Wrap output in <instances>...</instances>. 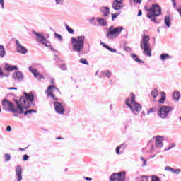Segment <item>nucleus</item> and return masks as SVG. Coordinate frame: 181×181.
I'll return each mask as SVG.
<instances>
[{
    "instance_id": "obj_49",
    "label": "nucleus",
    "mask_w": 181,
    "mask_h": 181,
    "mask_svg": "<svg viewBox=\"0 0 181 181\" xmlns=\"http://www.w3.org/2000/svg\"><path fill=\"white\" fill-rule=\"evenodd\" d=\"M29 159V156H28L27 154H25L23 157V160H28Z\"/></svg>"
},
{
    "instance_id": "obj_19",
    "label": "nucleus",
    "mask_w": 181,
    "mask_h": 181,
    "mask_svg": "<svg viewBox=\"0 0 181 181\" xmlns=\"http://www.w3.org/2000/svg\"><path fill=\"white\" fill-rule=\"evenodd\" d=\"M4 70H6V71H13V70H19V68H18V66L16 65L13 66L6 64L4 66Z\"/></svg>"
},
{
    "instance_id": "obj_22",
    "label": "nucleus",
    "mask_w": 181,
    "mask_h": 181,
    "mask_svg": "<svg viewBox=\"0 0 181 181\" xmlns=\"http://www.w3.org/2000/svg\"><path fill=\"white\" fill-rule=\"evenodd\" d=\"M53 60H56L57 62V66L59 67V69H62V70H67V66L64 64H62L61 65L59 64V62H60V59L56 55H54V58H53Z\"/></svg>"
},
{
    "instance_id": "obj_12",
    "label": "nucleus",
    "mask_w": 181,
    "mask_h": 181,
    "mask_svg": "<svg viewBox=\"0 0 181 181\" xmlns=\"http://www.w3.org/2000/svg\"><path fill=\"white\" fill-rule=\"evenodd\" d=\"M54 107L57 114H64V107H63V105H62V103L54 102Z\"/></svg>"
},
{
    "instance_id": "obj_38",
    "label": "nucleus",
    "mask_w": 181,
    "mask_h": 181,
    "mask_svg": "<svg viewBox=\"0 0 181 181\" xmlns=\"http://www.w3.org/2000/svg\"><path fill=\"white\" fill-rule=\"evenodd\" d=\"M103 74L107 76V78H111V76H112V73H111L110 70L104 71Z\"/></svg>"
},
{
    "instance_id": "obj_15",
    "label": "nucleus",
    "mask_w": 181,
    "mask_h": 181,
    "mask_svg": "<svg viewBox=\"0 0 181 181\" xmlns=\"http://www.w3.org/2000/svg\"><path fill=\"white\" fill-rule=\"evenodd\" d=\"M28 69L31 73H33V74H34V77L37 78V80H39L40 81V80H42V78H45V77H43V75H41V74L37 71V69H33L32 67H29Z\"/></svg>"
},
{
    "instance_id": "obj_21",
    "label": "nucleus",
    "mask_w": 181,
    "mask_h": 181,
    "mask_svg": "<svg viewBox=\"0 0 181 181\" xmlns=\"http://www.w3.org/2000/svg\"><path fill=\"white\" fill-rule=\"evenodd\" d=\"M121 175H122V172H119L117 173H114L110 175V181H117V180H118V178L119 177V176H121Z\"/></svg>"
},
{
    "instance_id": "obj_20",
    "label": "nucleus",
    "mask_w": 181,
    "mask_h": 181,
    "mask_svg": "<svg viewBox=\"0 0 181 181\" xmlns=\"http://www.w3.org/2000/svg\"><path fill=\"white\" fill-rule=\"evenodd\" d=\"M96 21L99 26H108V23L104 18H97Z\"/></svg>"
},
{
    "instance_id": "obj_42",
    "label": "nucleus",
    "mask_w": 181,
    "mask_h": 181,
    "mask_svg": "<svg viewBox=\"0 0 181 181\" xmlns=\"http://www.w3.org/2000/svg\"><path fill=\"white\" fill-rule=\"evenodd\" d=\"M181 170L179 168L177 169H174L173 168V173H175V175H179V173H180Z\"/></svg>"
},
{
    "instance_id": "obj_57",
    "label": "nucleus",
    "mask_w": 181,
    "mask_h": 181,
    "mask_svg": "<svg viewBox=\"0 0 181 181\" xmlns=\"http://www.w3.org/2000/svg\"><path fill=\"white\" fill-rule=\"evenodd\" d=\"M138 16H142V10L139 11Z\"/></svg>"
},
{
    "instance_id": "obj_56",
    "label": "nucleus",
    "mask_w": 181,
    "mask_h": 181,
    "mask_svg": "<svg viewBox=\"0 0 181 181\" xmlns=\"http://www.w3.org/2000/svg\"><path fill=\"white\" fill-rule=\"evenodd\" d=\"M114 26H110L107 30V32H112V30H114Z\"/></svg>"
},
{
    "instance_id": "obj_23",
    "label": "nucleus",
    "mask_w": 181,
    "mask_h": 181,
    "mask_svg": "<svg viewBox=\"0 0 181 181\" xmlns=\"http://www.w3.org/2000/svg\"><path fill=\"white\" fill-rule=\"evenodd\" d=\"M164 23L167 26V28H170L172 23L170 21V16H165L164 18Z\"/></svg>"
},
{
    "instance_id": "obj_34",
    "label": "nucleus",
    "mask_w": 181,
    "mask_h": 181,
    "mask_svg": "<svg viewBox=\"0 0 181 181\" xmlns=\"http://www.w3.org/2000/svg\"><path fill=\"white\" fill-rule=\"evenodd\" d=\"M65 28H66L67 32H69V33H71V35H73V33H74V30H73L71 28H70V26H69L67 24H65Z\"/></svg>"
},
{
    "instance_id": "obj_25",
    "label": "nucleus",
    "mask_w": 181,
    "mask_h": 181,
    "mask_svg": "<svg viewBox=\"0 0 181 181\" xmlns=\"http://www.w3.org/2000/svg\"><path fill=\"white\" fill-rule=\"evenodd\" d=\"M132 59H133V60H134V62H136V63H144V61L139 59V58L138 57V55L135 54H130Z\"/></svg>"
},
{
    "instance_id": "obj_54",
    "label": "nucleus",
    "mask_w": 181,
    "mask_h": 181,
    "mask_svg": "<svg viewBox=\"0 0 181 181\" xmlns=\"http://www.w3.org/2000/svg\"><path fill=\"white\" fill-rule=\"evenodd\" d=\"M83 178L85 179V180H87V181H91V180H93L92 178L88 177H83Z\"/></svg>"
},
{
    "instance_id": "obj_17",
    "label": "nucleus",
    "mask_w": 181,
    "mask_h": 181,
    "mask_svg": "<svg viewBox=\"0 0 181 181\" xmlns=\"http://www.w3.org/2000/svg\"><path fill=\"white\" fill-rule=\"evenodd\" d=\"M162 141H165V137L163 136H158L156 138V148H162L163 146V143Z\"/></svg>"
},
{
    "instance_id": "obj_64",
    "label": "nucleus",
    "mask_w": 181,
    "mask_h": 181,
    "mask_svg": "<svg viewBox=\"0 0 181 181\" xmlns=\"http://www.w3.org/2000/svg\"><path fill=\"white\" fill-rule=\"evenodd\" d=\"M14 116L15 117H18V114H14Z\"/></svg>"
},
{
    "instance_id": "obj_50",
    "label": "nucleus",
    "mask_w": 181,
    "mask_h": 181,
    "mask_svg": "<svg viewBox=\"0 0 181 181\" xmlns=\"http://www.w3.org/2000/svg\"><path fill=\"white\" fill-rule=\"evenodd\" d=\"M101 46H103V47H105V49H108V47H110V46L107 45L104 42H100Z\"/></svg>"
},
{
    "instance_id": "obj_48",
    "label": "nucleus",
    "mask_w": 181,
    "mask_h": 181,
    "mask_svg": "<svg viewBox=\"0 0 181 181\" xmlns=\"http://www.w3.org/2000/svg\"><path fill=\"white\" fill-rule=\"evenodd\" d=\"M134 5H137V4H141L142 0H133Z\"/></svg>"
},
{
    "instance_id": "obj_14",
    "label": "nucleus",
    "mask_w": 181,
    "mask_h": 181,
    "mask_svg": "<svg viewBox=\"0 0 181 181\" xmlns=\"http://www.w3.org/2000/svg\"><path fill=\"white\" fill-rule=\"evenodd\" d=\"M24 95H25V98L23 96H21V98H23L25 99V104H28V105H30V107H31L30 104L28 101H30V103H33V101H35V96L33 95V93L28 94L27 93H24Z\"/></svg>"
},
{
    "instance_id": "obj_29",
    "label": "nucleus",
    "mask_w": 181,
    "mask_h": 181,
    "mask_svg": "<svg viewBox=\"0 0 181 181\" xmlns=\"http://www.w3.org/2000/svg\"><path fill=\"white\" fill-rule=\"evenodd\" d=\"M151 95L153 98H156L158 95H159V91H158V89L155 88L151 91Z\"/></svg>"
},
{
    "instance_id": "obj_5",
    "label": "nucleus",
    "mask_w": 181,
    "mask_h": 181,
    "mask_svg": "<svg viewBox=\"0 0 181 181\" xmlns=\"http://www.w3.org/2000/svg\"><path fill=\"white\" fill-rule=\"evenodd\" d=\"M150 40L149 35H144L140 43V47L144 50V54L148 57L152 56V49H151V43H149Z\"/></svg>"
},
{
    "instance_id": "obj_13",
    "label": "nucleus",
    "mask_w": 181,
    "mask_h": 181,
    "mask_svg": "<svg viewBox=\"0 0 181 181\" xmlns=\"http://www.w3.org/2000/svg\"><path fill=\"white\" fill-rule=\"evenodd\" d=\"M112 8L115 11H121L124 8L122 0H115L112 3Z\"/></svg>"
},
{
    "instance_id": "obj_9",
    "label": "nucleus",
    "mask_w": 181,
    "mask_h": 181,
    "mask_svg": "<svg viewBox=\"0 0 181 181\" xmlns=\"http://www.w3.org/2000/svg\"><path fill=\"white\" fill-rule=\"evenodd\" d=\"M52 90H59V89L56 88V86L51 85L48 86L47 89L45 90V93L48 97H52L53 100H54L55 101H57V98L54 96V94H53V92L52 91Z\"/></svg>"
},
{
    "instance_id": "obj_62",
    "label": "nucleus",
    "mask_w": 181,
    "mask_h": 181,
    "mask_svg": "<svg viewBox=\"0 0 181 181\" xmlns=\"http://www.w3.org/2000/svg\"><path fill=\"white\" fill-rule=\"evenodd\" d=\"M152 149H153V146H151V149L150 152H153Z\"/></svg>"
},
{
    "instance_id": "obj_8",
    "label": "nucleus",
    "mask_w": 181,
    "mask_h": 181,
    "mask_svg": "<svg viewBox=\"0 0 181 181\" xmlns=\"http://www.w3.org/2000/svg\"><path fill=\"white\" fill-rule=\"evenodd\" d=\"M33 34L37 36V40L39 43H41V45H43L44 46H46V47H49L50 46V43L47 42V40H46V37L41 34H39L37 32L33 30Z\"/></svg>"
},
{
    "instance_id": "obj_51",
    "label": "nucleus",
    "mask_w": 181,
    "mask_h": 181,
    "mask_svg": "<svg viewBox=\"0 0 181 181\" xmlns=\"http://www.w3.org/2000/svg\"><path fill=\"white\" fill-rule=\"evenodd\" d=\"M6 131L8 132H11V131H12V127H11V126H7V127H6Z\"/></svg>"
},
{
    "instance_id": "obj_31",
    "label": "nucleus",
    "mask_w": 181,
    "mask_h": 181,
    "mask_svg": "<svg viewBox=\"0 0 181 181\" xmlns=\"http://www.w3.org/2000/svg\"><path fill=\"white\" fill-rule=\"evenodd\" d=\"M122 146H124V144H122L121 145L118 146L116 148V153L117 155H122V151H121V148H122Z\"/></svg>"
},
{
    "instance_id": "obj_11",
    "label": "nucleus",
    "mask_w": 181,
    "mask_h": 181,
    "mask_svg": "<svg viewBox=\"0 0 181 181\" xmlns=\"http://www.w3.org/2000/svg\"><path fill=\"white\" fill-rule=\"evenodd\" d=\"M16 45L18 53H21V54H26V53H28V49L22 46L21 42H19V40H16Z\"/></svg>"
},
{
    "instance_id": "obj_26",
    "label": "nucleus",
    "mask_w": 181,
    "mask_h": 181,
    "mask_svg": "<svg viewBox=\"0 0 181 181\" xmlns=\"http://www.w3.org/2000/svg\"><path fill=\"white\" fill-rule=\"evenodd\" d=\"M173 98H174V100H175V101H179V100H180V92L175 91L173 93Z\"/></svg>"
},
{
    "instance_id": "obj_7",
    "label": "nucleus",
    "mask_w": 181,
    "mask_h": 181,
    "mask_svg": "<svg viewBox=\"0 0 181 181\" xmlns=\"http://www.w3.org/2000/svg\"><path fill=\"white\" fill-rule=\"evenodd\" d=\"M122 30H124L123 27H117L113 29L112 31H107L106 36L107 39H114V37H117V36H119V33H121Z\"/></svg>"
},
{
    "instance_id": "obj_18",
    "label": "nucleus",
    "mask_w": 181,
    "mask_h": 181,
    "mask_svg": "<svg viewBox=\"0 0 181 181\" xmlns=\"http://www.w3.org/2000/svg\"><path fill=\"white\" fill-rule=\"evenodd\" d=\"M100 12L103 18H107L110 15V8L107 6H103L100 8Z\"/></svg>"
},
{
    "instance_id": "obj_61",
    "label": "nucleus",
    "mask_w": 181,
    "mask_h": 181,
    "mask_svg": "<svg viewBox=\"0 0 181 181\" xmlns=\"http://www.w3.org/2000/svg\"><path fill=\"white\" fill-rule=\"evenodd\" d=\"M50 83H51V84H54V79H51Z\"/></svg>"
},
{
    "instance_id": "obj_32",
    "label": "nucleus",
    "mask_w": 181,
    "mask_h": 181,
    "mask_svg": "<svg viewBox=\"0 0 181 181\" xmlns=\"http://www.w3.org/2000/svg\"><path fill=\"white\" fill-rule=\"evenodd\" d=\"M117 181H125V172H122V174L117 178Z\"/></svg>"
},
{
    "instance_id": "obj_41",
    "label": "nucleus",
    "mask_w": 181,
    "mask_h": 181,
    "mask_svg": "<svg viewBox=\"0 0 181 181\" xmlns=\"http://www.w3.org/2000/svg\"><path fill=\"white\" fill-rule=\"evenodd\" d=\"M55 3L57 6L63 5V4H64V0H55Z\"/></svg>"
},
{
    "instance_id": "obj_35",
    "label": "nucleus",
    "mask_w": 181,
    "mask_h": 181,
    "mask_svg": "<svg viewBox=\"0 0 181 181\" xmlns=\"http://www.w3.org/2000/svg\"><path fill=\"white\" fill-rule=\"evenodd\" d=\"M176 147V144L174 143H171L165 151H170V149H173V148Z\"/></svg>"
},
{
    "instance_id": "obj_3",
    "label": "nucleus",
    "mask_w": 181,
    "mask_h": 181,
    "mask_svg": "<svg viewBox=\"0 0 181 181\" xmlns=\"http://www.w3.org/2000/svg\"><path fill=\"white\" fill-rule=\"evenodd\" d=\"M126 105H127L128 107L130 108L132 112L134 115H139V112H141V110H142V105L135 102V94L134 93L131 94V100L127 99Z\"/></svg>"
},
{
    "instance_id": "obj_55",
    "label": "nucleus",
    "mask_w": 181,
    "mask_h": 181,
    "mask_svg": "<svg viewBox=\"0 0 181 181\" xmlns=\"http://www.w3.org/2000/svg\"><path fill=\"white\" fill-rule=\"evenodd\" d=\"M2 76H4V71L2 70V68L0 67V77L1 78Z\"/></svg>"
},
{
    "instance_id": "obj_2",
    "label": "nucleus",
    "mask_w": 181,
    "mask_h": 181,
    "mask_svg": "<svg viewBox=\"0 0 181 181\" xmlns=\"http://www.w3.org/2000/svg\"><path fill=\"white\" fill-rule=\"evenodd\" d=\"M84 40H86V36L84 35L71 38L72 49L74 52L78 53L79 57L84 52Z\"/></svg>"
},
{
    "instance_id": "obj_6",
    "label": "nucleus",
    "mask_w": 181,
    "mask_h": 181,
    "mask_svg": "<svg viewBox=\"0 0 181 181\" xmlns=\"http://www.w3.org/2000/svg\"><path fill=\"white\" fill-rule=\"evenodd\" d=\"M173 108L169 106H163L158 111V115L160 118L165 119L168 115H169V112L172 111Z\"/></svg>"
},
{
    "instance_id": "obj_27",
    "label": "nucleus",
    "mask_w": 181,
    "mask_h": 181,
    "mask_svg": "<svg viewBox=\"0 0 181 181\" xmlns=\"http://www.w3.org/2000/svg\"><path fill=\"white\" fill-rule=\"evenodd\" d=\"M170 55H169V54H166V53H163L160 56V60H162V62H165V60H168V59H170Z\"/></svg>"
},
{
    "instance_id": "obj_33",
    "label": "nucleus",
    "mask_w": 181,
    "mask_h": 181,
    "mask_svg": "<svg viewBox=\"0 0 181 181\" xmlns=\"http://www.w3.org/2000/svg\"><path fill=\"white\" fill-rule=\"evenodd\" d=\"M33 112H34L35 114H36L37 111L35 109H30V110H28L27 111H25L24 112V116L26 117L28 115V114H33Z\"/></svg>"
},
{
    "instance_id": "obj_36",
    "label": "nucleus",
    "mask_w": 181,
    "mask_h": 181,
    "mask_svg": "<svg viewBox=\"0 0 181 181\" xmlns=\"http://www.w3.org/2000/svg\"><path fill=\"white\" fill-rule=\"evenodd\" d=\"M54 35L56 39H58L59 42H62L63 40V37L62 36V35L58 34L57 33H55Z\"/></svg>"
},
{
    "instance_id": "obj_60",
    "label": "nucleus",
    "mask_w": 181,
    "mask_h": 181,
    "mask_svg": "<svg viewBox=\"0 0 181 181\" xmlns=\"http://www.w3.org/2000/svg\"><path fill=\"white\" fill-rule=\"evenodd\" d=\"M28 147L24 148H19V151H26Z\"/></svg>"
},
{
    "instance_id": "obj_30",
    "label": "nucleus",
    "mask_w": 181,
    "mask_h": 181,
    "mask_svg": "<svg viewBox=\"0 0 181 181\" xmlns=\"http://www.w3.org/2000/svg\"><path fill=\"white\" fill-rule=\"evenodd\" d=\"M4 162H9V160L12 159V156L9 153L4 154Z\"/></svg>"
},
{
    "instance_id": "obj_52",
    "label": "nucleus",
    "mask_w": 181,
    "mask_h": 181,
    "mask_svg": "<svg viewBox=\"0 0 181 181\" xmlns=\"http://www.w3.org/2000/svg\"><path fill=\"white\" fill-rule=\"evenodd\" d=\"M4 77H9V74H5L4 73V75H1V78H4Z\"/></svg>"
},
{
    "instance_id": "obj_39",
    "label": "nucleus",
    "mask_w": 181,
    "mask_h": 181,
    "mask_svg": "<svg viewBox=\"0 0 181 181\" xmlns=\"http://www.w3.org/2000/svg\"><path fill=\"white\" fill-rule=\"evenodd\" d=\"M79 62H81L82 64H86V66H88V64H90L88 63V62L86 61V59L84 58H81L80 60H79Z\"/></svg>"
},
{
    "instance_id": "obj_59",
    "label": "nucleus",
    "mask_w": 181,
    "mask_h": 181,
    "mask_svg": "<svg viewBox=\"0 0 181 181\" xmlns=\"http://www.w3.org/2000/svg\"><path fill=\"white\" fill-rule=\"evenodd\" d=\"M8 90H18V88H15V87L8 88Z\"/></svg>"
},
{
    "instance_id": "obj_10",
    "label": "nucleus",
    "mask_w": 181,
    "mask_h": 181,
    "mask_svg": "<svg viewBox=\"0 0 181 181\" xmlns=\"http://www.w3.org/2000/svg\"><path fill=\"white\" fill-rule=\"evenodd\" d=\"M13 78L15 80V81H18L19 83L21 81H23V78H25V76H23V73L21 71H17L13 73Z\"/></svg>"
},
{
    "instance_id": "obj_63",
    "label": "nucleus",
    "mask_w": 181,
    "mask_h": 181,
    "mask_svg": "<svg viewBox=\"0 0 181 181\" xmlns=\"http://www.w3.org/2000/svg\"><path fill=\"white\" fill-rule=\"evenodd\" d=\"M57 139H63L62 137H57Z\"/></svg>"
},
{
    "instance_id": "obj_16",
    "label": "nucleus",
    "mask_w": 181,
    "mask_h": 181,
    "mask_svg": "<svg viewBox=\"0 0 181 181\" xmlns=\"http://www.w3.org/2000/svg\"><path fill=\"white\" fill-rule=\"evenodd\" d=\"M22 173H23V171L22 170V166L17 165L16 168V177L17 181L22 180Z\"/></svg>"
},
{
    "instance_id": "obj_28",
    "label": "nucleus",
    "mask_w": 181,
    "mask_h": 181,
    "mask_svg": "<svg viewBox=\"0 0 181 181\" xmlns=\"http://www.w3.org/2000/svg\"><path fill=\"white\" fill-rule=\"evenodd\" d=\"M6 54V52H5V47H4V45H0V56L1 57H5Z\"/></svg>"
},
{
    "instance_id": "obj_1",
    "label": "nucleus",
    "mask_w": 181,
    "mask_h": 181,
    "mask_svg": "<svg viewBox=\"0 0 181 181\" xmlns=\"http://www.w3.org/2000/svg\"><path fill=\"white\" fill-rule=\"evenodd\" d=\"M17 104V107L15 108V105L9 100L4 99L1 102L3 109L5 111H11L12 112H18V114H23V108L28 110L30 108L29 104H26V99L24 98H20L19 102L18 100H14Z\"/></svg>"
},
{
    "instance_id": "obj_53",
    "label": "nucleus",
    "mask_w": 181,
    "mask_h": 181,
    "mask_svg": "<svg viewBox=\"0 0 181 181\" xmlns=\"http://www.w3.org/2000/svg\"><path fill=\"white\" fill-rule=\"evenodd\" d=\"M153 112V109L151 108L148 110V111L147 112V115H149V114Z\"/></svg>"
},
{
    "instance_id": "obj_37",
    "label": "nucleus",
    "mask_w": 181,
    "mask_h": 181,
    "mask_svg": "<svg viewBox=\"0 0 181 181\" xmlns=\"http://www.w3.org/2000/svg\"><path fill=\"white\" fill-rule=\"evenodd\" d=\"M150 176L142 175L140 178V181H149Z\"/></svg>"
},
{
    "instance_id": "obj_24",
    "label": "nucleus",
    "mask_w": 181,
    "mask_h": 181,
    "mask_svg": "<svg viewBox=\"0 0 181 181\" xmlns=\"http://www.w3.org/2000/svg\"><path fill=\"white\" fill-rule=\"evenodd\" d=\"M161 98L159 99L158 103L160 104H165V101L166 100V93L165 92H161Z\"/></svg>"
},
{
    "instance_id": "obj_40",
    "label": "nucleus",
    "mask_w": 181,
    "mask_h": 181,
    "mask_svg": "<svg viewBox=\"0 0 181 181\" xmlns=\"http://www.w3.org/2000/svg\"><path fill=\"white\" fill-rule=\"evenodd\" d=\"M151 181H160V178H159L158 175H152Z\"/></svg>"
},
{
    "instance_id": "obj_58",
    "label": "nucleus",
    "mask_w": 181,
    "mask_h": 181,
    "mask_svg": "<svg viewBox=\"0 0 181 181\" xmlns=\"http://www.w3.org/2000/svg\"><path fill=\"white\" fill-rule=\"evenodd\" d=\"M94 21H95V18L93 17L89 20V22H94Z\"/></svg>"
},
{
    "instance_id": "obj_4",
    "label": "nucleus",
    "mask_w": 181,
    "mask_h": 181,
    "mask_svg": "<svg viewBox=\"0 0 181 181\" xmlns=\"http://www.w3.org/2000/svg\"><path fill=\"white\" fill-rule=\"evenodd\" d=\"M160 15H162V8H160V6L158 4H153L148 11L147 17L149 18L152 22L158 24L156 18V16H160Z\"/></svg>"
},
{
    "instance_id": "obj_43",
    "label": "nucleus",
    "mask_w": 181,
    "mask_h": 181,
    "mask_svg": "<svg viewBox=\"0 0 181 181\" xmlns=\"http://www.w3.org/2000/svg\"><path fill=\"white\" fill-rule=\"evenodd\" d=\"M140 159L142 162V164H141L142 168L145 167V165H146V160H145L144 157H141Z\"/></svg>"
},
{
    "instance_id": "obj_45",
    "label": "nucleus",
    "mask_w": 181,
    "mask_h": 181,
    "mask_svg": "<svg viewBox=\"0 0 181 181\" xmlns=\"http://www.w3.org/2000/svg\"><path fill=\"white\" fill-rule=\"evenodd\" d=\"M118 15H119V13H112V21L116 19V18H118Z\"/></svg>"
},
{
    "instance_id": "obj_47",
    "label": "nucleus",
    "mask_w": 181,
    "mask_h": 181,
    "mask_svg": "<svg viewBox=\"0 0 181 181\" xmlns=\"http://www.w3.org/2000/svg\"><path fill=\"white\" fill-rule=\"evenodd\" d=\"M4 4H5V0H0V5L2 9H5Z\"/></svg>"
},
{
    "instance_id": "obj_46",
    "label": "nucleus",
    "mask_w": 181,
    "mask_h": 181,
    "mask_svg": "<svg viewBox=\"0 0 181 181\" xmlns=\"http://www.w3.org/2000/svg\"><path fill=\"white\" fill-rule=\"evenodd\" d=\"M107 50H109V52H111L112 53H117V49H112L110 47H107Z\"/></svg>"
},
{
    "instance_id": "obj_44",
    "label": "nucleus",
    "mask_w": 181,
    "mask_h": 181,
    "mask_svg": "<svg viewBox=\"0 0 181 181\" xmlns=\"http://www.w3.org/2000/svg\"><path fill=\"white\" fill-rule=\"evenodd\" d=\"M165 170H166L167 172H173V168L170 167V166H166L165 168Z\"/></svg>"
}]
</instances>
